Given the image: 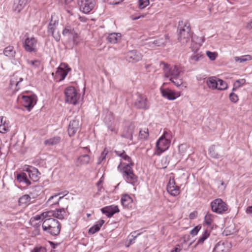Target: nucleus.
<instances>
[{
    "label": "nucleus",
    "instance_id": "nucleus-54",
    "mask_svg": "<svg viewBox=\"0 0 252 252\" xmlns=\"http://www.w3.org/2000/svg\"><path fill=\"white\" fill-rule=\"evenodd\" d=\"M46 249L45 247L41 246L35 247L33 250L31 251V252H46Z\"/></svg>",
    "mask_w": 252,
    "mask_h": 252
},
{
    "label": "nucleus",
    "instance_id": "nucleus-11",
    "mask_svg": "<svg viewBox=\"0 0 252 252\" xmlns=\"http://www.w3.org/2000/svg\"><path fill=\"white\" fill-rule=\"evenodd\" d=\"M134 106L138 109L146 110L149 108L147 98L144 95L138 94L134 103Z\"/></svg>",
    "mask_w": 252,
    "mask_h": 252
},
{
    "label": "nucleus",
    "instance_id": "nucleus-20",
    "mask_svg": "<svg viewBox=\"0 0 252 252\" xmlns=\"http://www.w3.org/2000/svg\"><path fill=\"white\" fill-rule=\"evenodd\" d=\"M70 70V68L66 63H62L60 66L58 68L56 71L57 75H60L61 77L60 80H63L67 75L68 71Z\"/></svg>",
    "mask_w": 252,
    "mask_h": 252
},
{
    "label": "nucleus",
    "instance_id": "nucleus-48",
    "mask_svg": "<svg viewBox=\"0 0 252 252\" xmlns=\"http://www.w3.org/2000/svg\"><path fill=\"white\" fill-rule=\"evenodd\" d=\"M169 80L178 87L181 86L183 84V80L181 76L180 77H175V79L170 78Z\"/></svg>",
    "mask_w": 252,
    "mask_h": 252
},
{
    "label": "nucleus",
    "instance_id": "nucleus-39",
    "mask_svg": "<svg viewBox=\"0 0 252 252\" xmlns=\"http://www.w3.org/2000/svg\"><path fill=\"white\" fill-rule=\"evenodd\" d=\"M236 232L234 224L230 225L226 227L223 231V234L225 236H228L233 234Z\"/></svg>",
    "mask_w": 252,
    "mask_h": 252
},
{
    "label": "nucleus",
    "instance_id": "nucleus-25",
    "mask_svg": "<svg viewBox=\"0 0 252 252\" xmlns=\"http://www.w3.org/2000/svg\"><path fill=\"white\" fill-rule=\"evenodd\" d=\"M114 152L116 153V154L118 156L121 157L122 158V159H123V160H124L126 161H127L128 163L127 164H131V165H134V163L132 161L131 158L130 157H129L128 155H127V154H126V153L125 152V151L124 150H122V151L115 150Z\"/></svg>",
    "mask_w": 252,
    "mask_h": 252
},
{
    "label": "nucleus",
    "instance_id": "nucleus-56",
    "mask_svg": "<svg viewBox=\"0 0 252 252\" xmlns=\"http://www.w3.org/2000/svg\"><path fill=\"white\" fill-rule=\"evenodd\" d=\"M229 98L230 100L233 102H236L238 100V96L233 93H231L229 94Z\"/></svg>",
    "mask_w": 252,
    "mask_h": 252
},
{
    "label": "nucleus",
    "instance_id": "nucleus-13",
    "mask_svg": "<svg viewBox=\"0 0 252 252\" xmlns=\"http://www.w3.org/2000/svg\"><path fill=\"white\" fill-rule=\"evenodd\" d=\"M68 193V191L67 190H65L63 192L55 194L49 198L47 202V204L51 206L57 204L59 203V201Z\"/></svg>",
    "mask_w": 252,
    "mask_h": 252
},
{
    "label": "nucleus",
    "instance_id": "nucleus-35",
    "mask_svg": "<svg viewBox=\"0 0 252 252\" xmlns=\"http://www.w3.org/2000/svg\"><path fill=\"white\" fill-rule=\"evenodd\" d=\"M28 176L33 181H36L38 180V171L36 168H32V170L28 169L27 171Z\"/></svg>",
    "mask_w": 252,
    "mask_h": 252
},
{
    "label": "nucleus",
    "instance_id": "nucleus-9",
    "mask_svg": "<svg viewBox=\"0 0 252 252\" xmlns=\"http://www.w3.org/2000/svg\"><path fill=\"white\" fill-rule=\"evenodd\" d=\"M94 0H79L78 4L80 9L85 14L92 11L95 6Z\"/></svg>",
    "mask_w": 252,
    "mask_h": 252
},
{
    "label": "nucleus",
    "instance_id": "nucleus-26",
    "mask_svg": "<svg viewBox=\"0 0 252 252\" xmlns=\"http://www.w3.org/2000/svg\"><path fill=\"white\" fill-rule=\"evenodd\" d=\"M61 137L58 136L46 139L44 141V144L47 146L56 145L60 143Z\"/></svg>",
    "mask_w": 252,
    "mask_h": 252
},
{
    "label": "nucleus",
    "instance_id": "nucleus-27",
    "mask_svg": "<svg viewBox=\"0 0 252 252\" xmlns=\"http://www.w3.org/2000/svg\"><path fill=\"white\" fill-rule=\"evenodd\" d=\"M218 79L216 77H211L207 79L206 84L208 87L213 90L217 89L218 87Z\"/></svg>",
    "mask_w": 252,
    "mask_h": 252
},
{
    "label": "nucleus",
    "instance_id": "nucleus-33",
    "mask_svg": "<svg viewBox=\"0 0 252 252\" xmlns=\"http://www.w3.org/2000/svg\"><path fill=\"white\" fill-rule=\"evenodd\" d=\"M104 223V220H100L98 223L92 227L89 230V233L93 234L100 230V227Z\"/></svg>",
    "mask_w": 252,
    "mask_h": 252
},
{
    "label": "nucleus",
    "instance_id": "nucleus-49",
    "mask_svg": "<svg viewBox=\"0 0 252 252\" xmlns=\"http://www.w3.org/2000/svg\"><path fill=\"white\" fill-rule=\"evenodd\" d=\"M56 21L54 23H52V21L50 23L48 28V32L50 34H53V33L55 32L56 29Z\"/></svg>",
    "mask_w": 252,
    "mask_h": 252
},
{
    "label": "nucleus",
    "instance_id": "nucleus-61",
    "mask_svg": "<svg viewBox=\"0 0 252 252\" xmlns=\"http://www.w3.org/2000/svg\"><path fill=\"white\" fill-rule=\"evenodd\" d=\"M40 224L39 223H35L34 225V231L35 232V234H39V228Z\"/></svg>",
    "mask_w": 252,
    "mask_h": 252
},
{
    "label": "nucleus",
    "instance_id": "nucleus-37",
    "mask_svg": "<svg viewBox=\"0 0 252 252\" xmlns=\"http://www.w3.org/2000/svg\"><path fill=\"white\" fill-rule=\"evenodd\" d=\"M209 154L211 157L216 159L220 158L221 157L220 154L218 152L215 146H212L209 148Z\"/></svg>",
    "mask_w": 252,
    "mask_h": 252
},
{
    "label": "nucleus",
    "instance_id": "nucleus-57",
    "mask_svg": "<svg viewBox=\"0 0 252 252\" xmlns=\"http://www.w3.org/2000/svg\"><path fill=\"white\" fill-rule=\"evenodd\" d=\"M201 227V226L199 225L196 226L190 231V234H191L193 236L196 235L199 231V230L200 229Z\"/></svg>",
    "mask_w": 252,
    "mask_h": 252
},
{
    "label": "nucleus",
    "instance_id": "nucleus-59",
    "mask_svg": "<svg viewBox=\"0 0 252 252\" xmlns=\"http://www.w3.org/2000/svg\"><path fill=\"white\" fill-rule=\"evenodd\" d=\"M107 155V153L105 152V151H104L101 155L100 157L99 158V161L98 162V164H100L101 162L105 158V157Z\"/></svg>",
    "mask_w": 252,
    "mask_h": 252
},
{
    "label": "nucleus",
    "instance_id": "nucleus-3",
    "mask_svg": "<svg viewBox=\"0 0 252 252\" xmlns=\"http://www.w3.org/2000/svg\"><path fill=\"white\" fill-rule=\"evenodd\" d=\"M42 226L44 231L54 236L58 235L60 233L61 227L57 220L49 218L43 221Z\"/></svg>",
    "mask_w": 252,
    "mask_h": 252
},
{
    "label": "nucleus",
    "instance_id": "nucleus-17",
    "mask_svg": "<svg viewBox=\"0 0 252 252\" xmlns=\"http://www.w3.org/2000/svg\"><path fill=\"white\" fill-rule=\"evenodd\" d=\"M231 248V244L228 242L220 241L215 246L214 251L215 252H228Z\"/></svg>",
    "mask_w": 252,
    "mask_h": 252
},
{
    "label": "nucleus",
    "instance_id": "nucleus-45",
    "mask_svg": "<svg viewBox=\"0 0 252 252\" xmlns=\"http://www.w3.org/2000/svg\"><path fill=\"white\" fill-rule=\"evenodd\" d=\"M246 83V80L244 79L237 80L234 83V87L233 91H234L237 88H240L242 85Z\"/></svg>",
    "mask_w": 252,
    "mask_h": 252
},
{
    "label": "nucleus",
    "instance_id": "nucleus-2",
    "mask_svg": "<svg viewBox=\"0 0 252 252\" xmlns=\"http://www.w3.org/2000/svg\"><path fill=\"white\" fill-rule=\"evenodd\" d=\"M129 164L122 163L118 166V169L121 172L126 181L129 184L134 185L137 181V177L134 174L132 167Z\"/></svg>",
    "mask_w": 252,
    "mask_h": 252
},
{
    "label": "nucleus",
    "instance_id": "nucleus-18",
    "mask_svg": "<svg viewBox=\"0 0 252 252\" xmlns=\"http://www.w3.org/2000/svg\"><path fill=\"white\" fill-rule=\"evenodd\" d=\"M23 105L28 108L29 111L36 104V100L34 96H23Z\"/></svg>",
    "mask_w": 252,
    "mask_h": 252
},
{
    "label": "nucleus",
    "instance_id": "nucleus-1",
    "mask_svg": "<svg viewBox=\"0 0 252 252\" xmlns=\"http://www.w3.org/2000/svg\"><path fill=\"white\" fill-rule=\"evenodd\" d=\"M178 31V41L182 45H186L189 42L192 35L189 23L187 21L180 22Z\"/></svg>",
    "mask_w": 252,
    "mask_h": 252
},
{
    "label": "nucleus",
    "instance_id": "nucleus-53",
    "mask_svg": "<svg viewBox=\"0 0 252 252\" xmlns=\"http://www.w3.org/2000/svg\"><path fill=\"white\" fill-rule=\"evenodd\" d=\"M63 34L64 36L69 35L73 34V30L69 27H66L63 30Z\"/></svg>",
    "mask_w": 252,
    "mask_h": 252
},
{
    "label": "nucleus",
    "instance_id": "nucleus-60",
    "mask_svg": "<svg viewBox=\"0 0 252 252\" xmlns=\"http://www.w3.org/2000/svg\"><path fill=\"white\" fill-rule=\"evenodd\" d=\"M108 2L110 4H118L121 2H122L124 0H108Z\"/></svg>",
    "mask_w": 252,
    "mask_h": 252
},
{
    "label": "nucleus",
    "instance_id": "nucleus-62",
    "mask_svg": "<svg viewBox=\"0 0 252 252\" xmlns=\"http://www.w3.org/2000/svg\"><path fill=\"white\" fill-rule=\"evenodd\" d=\"M181 251V249L180 248L179 245H177L174 250H172L171 252H180Z\"/></svg>",
    "mask_w": 252,
    "mask_h": 252
},
{
    "label": "nucleus",
    "instance_id": "nucleus-8",
    "mask_svg": "<svg viewBox=\"0 0 252 252\" xmlns=\"http://www.w3.org/2000/svg\"><path fill=\"white\" fill-rule=\"evenodd\" d=\"M191 154L190 148L187 144H181L178 146V153L174 157L178 161H180L184 157H188Z\"/></svg>",
    "mask_w": 252,
    "mask_h": 252
},
{
    "label": "nucleus",
    "instance_id": "nucleus-15",
    "mask_svg": "<svg viewBox=\"0 0 252 252\" xmlns=\"http://www.w3.org/2000/svg\"><path fill=\"white\" fill-rule=\"evenodd\" d=\"M160 91L162 96L169 100H174L180 95V93L175 92L169 89L161 88Z\"/></svg>",
    "mask_w": 252,
    "mask_h": 252
},
{
    "label": "nucleus",
    "instance_id": "nucleus-40",
    "mask_svg": "<svg viewBox=\"0 0 252 252\" xmlns=\"http://www.w3.org/2000/svg\"><path fill=\"white\" fill-rule=\"evenodd\" d=\"M27 63L28 64H29L32 68H40L41 64L39 61L38 60H33V61H30L29 60H27Z\"/></svg>",
    "mask_w": 252,
    "mask_h": 252
},
{
    "label": "nucleus",
    "instance_id": "nucleus-43",
    "mask_svg": "<svg viewBox=\"0 0 252 252\" xmlns=\"http://www.w3.org/2000/svg\"><path fill=\"white\" fill-rule=\"evenodd\" d=\"M31 200V197L27 194H25L21 197L19 199V202L20 204H25L29 202Z\"/></svg>",
    "mask_w": 252,
    "mask_h": 252
},
{
    "label": "nucleus",
    "instance_id": "nucleus-38",
    "mask_svg": "<svg viewBox=\"0 0 252 252\" xmlns=\"http://www.w3.org/2000/svg\"><path fill=\"white\" fill-rule=\"evenodd\" d=\"M90 160V158L88 155H83L80 156L77 159V162L81 164H88Z\"/></svg>",
    "mask_w": 252,
    "mask_h": 252
},
{
    "label": "nucleus",
    "instance_id": "nucleus-36",
    "mask_svg": "<svg viewBox=\"0 0 252 252\" xmlns=\"http://www.w3.org/2000/svg\"><path fill=\"white\" fill-rule=\"evenodd\" d=\"M133 131L134 126L132 125H130L126 128L124 133L123 134V136L125 138L132 140Z\"/></svg>",
    "mask_w": 252,
    "mask_h": 252
},
{
    "label": "nucleus",
    "instance_id": "nucleus-46",
    "mask_svg": "<svg viewBox=\"0 0 252 252\" xmlns=\"http://www.w3.org/2000/svg\"><path fill=\"white\" fill-rule=\"evenodd\" d=\"M209 233L207 232V231H205L202 234V236L199 238V239L197 242L196 245L202 244L204 241L209 237Z\"/></svg>",
    "mask_w": 252,
    "mask_h": 252
},
{
    "label": "nucleus",
    "instance_id": "nucleus-7",
    "mask_svg": "<svg viewBox=\"0 0 252 252\" xmlns=\"http://www.w3.org/2000/svg\"><path fill=\"white\" fill-rule=\"evenodd\" d=\"M212 211L218 214H222L228 209V205L220 198L213 200L211 203Z\"/></svg>",
    "mask_w": 252,
    "mask_h": 252
},
{
    "label": "nucleus",
    "instance_id": "nucleus-52",
    "mask_svg": "<svg viewBox=\"0 0 252 252\" xmlns=\"http://www.w3.org/2000/svg\"><path fill=\"white\" fill-rule=\"evenodd\" d=\"M139 7L141 9L145 8L149 4V0H138Z\"/></svg>",
    "mask_w": 252,
    "mask_h": 252
},
{
    "label": "nucleus",
    "instance_id": "nucleus-50",
    "mask_svg": "<svg viewBox=\"0 0 252 252\" xmlns=\"http://www.w3.org/2000/svg\"><path fill=\"white\" fill-rule=\"evenodd\" d=\"M213 215L210 213H207L204 217L205 222L208 225H210L213 220Z\"/></svg>",
    "mask_w": 252,
    "mask_h": 252
},
{
    "label": "nucleus",
    "instance_id": "nucleus-42",
    "mask_svg": "<svg viewBox=\"0 0 252 252\" xmlns=\"http://www.w3.org/2000/svg\"><path fill=\"white\" fill-rule=\"evenodd\" d=\"M139 138L141 139H147L149 136V130L147 128H144L139 131Z\"/></svg>",
    "mask_w": 252,
    "mask_h": 252
},
{
    "label": "nucleus",
    "instance_id": "nucleus-29",
    "mask_svg": "<svg viewBox=\"0 0 252 252\" xmlns=\"http://www.w3.org/2000/svg\"><path fill=\"white\" fill-rule=\"evenodd\" d=\"M4 55L10 59L14 58L15 56L16 52L12 46H8L3 50Z\"/></svg>",
    "mask_w": 252,
    "mask_h": 252
},
{
    "label": "nucleus",
    "instance_id": "nucleus-32",
    "mask_svg": "<svg viewBox=\"0 0 252 252\" xmlns=\"http://www.w3.org/2000/svg\"><path fill=\"white\" fill-rule=\"evenodd\" d=\"M17 179L19 182H25L27 185H30L31 184L26 173L23 172L18 174L17 175Z\"/></svg>",
    "mask_w": 252,
    "mask_h": 252
},
{
    "label": "nucleus",
    "instance_id": "nucleus-4",
    "mask_svg": "<svg viewBox=\"0 0 252 252\" xmlns=\"http://www.w3.org/2000/svg\"><path fill=\"white\" fill-rule=\"evenodd\" d=\"M172 138V132L170 131L165 130L156 143V146L158 150L160 151L159 154L168 149L170 145Z\"/></svg>",
    "mask_w": 252,
    "mask_h": 252
},
{
    "label": "nucleus",
    "instance_id": "nucleus-10",
    "mask_svg": "<svg viewBox=\"0 0 252 252\" xmlns=\"http://www.w3.org/2000/svg\"><path fill=\"white\" fill-rule=\"evenodd\" d=\"M37 40L33 37H27L24 41L23 46L25 50L28 52H36Z\"/></svg>",
    "mask_w": 252,
    "mask_h": 252
},
{
    "label": "nucleus",
    "instance_id": "nucleus-16",
    "mask_svg": "<svg viewBox=\"0 0 252 252\" xmlns=\"http://www.w3.org/2000/svg\"><path fill=\"white\" fill-rule=\"evenodd\" d=\"M167 190L173 196H176L180 193L179 188L176 186L174 178H170L167 186Z\"/></svg>",
    "mask_w": 252,
    "mask_h": 252
},
{
    "label": "nucleus",
    "instance_id": "nucleus-55",
    "mask_svg": "<svg viewBox=\"0 0 252 252\" xmlns=\"http://www.w3.org/2000/svg\"><path fill=\"white\" fill-rule=\"evenodd\" d=\"M47 218H48V217L43 215V213H42L40 215H36L34 217L32 218V219L33 220H44L46 219H47Z\"/></svg>",
    "mask_w": 252,
    "mask_h": 252
},
{
    "label": "nucleus",
    "instance_id": "nucleus-34",
    "mask_svg": "<svg viewBox=\"0 0 252 252\" xmlns=\"http://www.w3.org/2000/svg\"><path fill=\"white\" fill-rule=\"evenodd\" d=\"M3 117H0V132L5 133L9 130V127L5 121L3 122Z\"/></svg>",
    "mask_w": 252,
    "mask_h": 252
},
{
    "label": "nucleus",
    "instance_id": "nucleus-28",
    "mask_svg": "<svg viewBox=\"0 0 252 252\" xmlns=\"http://www.w3.org/2000/svg\"><path fill=\"white\" fill-rule=\"evenodd\" d=\"M23 80L22 78L19 77L16 74H14L11 78L10 81V85L12 87L13 86L15 85L16 90H18L20 89L19 87V83Z\"/></svg>",
    "mask_w": 252,
    "mask_h": 252
},
{
    "label": "nucleus",
    "instance_id": "nucleus-51",
    "mask_svg": "<svg viewBox=\"0 0 252 252\" xmlns=\"http://www.w3.org/2000/svg\"><path fill=\"white\" fill-rule=\"evenodd\" d=\"M206 55L211 61L215 60L218 56V54L216 52H212L208 51L206 52Z\"/></svg>",
    "mask_w": 252,
    "mask_h": 252
},
{
    "label": "nucleus",
    "instance_id": "nucleus-5",
    "mask_svg": "<svg viewBox=\"0 0 252 252\" xmlns=\"http://www.w3.org/2000/svg\"><path fill=\"white\" fill-rule=\"evenodd\" d=\"M163 69L165 77L175 79V77H180L182 73L181 70L177 65L170 66L168 64L162 63Z\"/></svg>",
    "mask_w": 252,
    "mask_h": 252
},
{
    "label": "nucleus",
    "instance_id": "nucleus-63",
    "mask_svg": "<svg viewBox=\"0 0 252 252\" xmlns=\"http://www.w3.org/2000/svg\"><path fill=\"white\" fill-rule=\"evenodd\" d=\"M246 212L247 214H249L252 216V206H249L247 208Z\"/></svg>",
    "mask_w": 252,
    "mask_h": 252
},
{
    "label": "nucleus",
    "instance_id": "nucleus-19",
    "mask_svg": "<svg viewBox=\"0 0 252 252\" xmlns=\"http://www.w3.org/2000/svg\"><path fill=\"white\" fill-rule=\"evenodd\" d=\"M126 59L129 62H136L141 60L142 56L140 53L132 50L127 53Z\"/></svg>",
    "mask_w": 252,
    "mask_h": 252
},
{
    "label": "nucleus",
    "instance_id": "nucleus-22",
    "mask_svg": "<svg viewBox=\"0 0 252 252\" xmlns=\"http://www.w3.org/2000/svg\"><path fill=\"white\" fill-rule=\"evenodd\" d=\"M28 3V0H14L12 6V10L19 13Z\"/></svg>",
    "mask_w": 252,
    "mask_h": 252
},
{
    "label": "nucleus",
    "instance_id": "nucleus-6",
    "mask_svg": "<svg viewBox=\"0 0 252 252\" xmlns=\"http://www.w3.org/2000/svg\"><path fill=\"white\" fill-rule=\"evenodd\" d=\"M64 94L66 102L73 105L78 103L79 95L74 87L70 86L66 88L64 90Z\"/></svg>",
    "mask_w": 252,
    "mask_h": 252
},
{
    "label": "nucleus",
    "instance_id": "nucleus-47",
    "mask_svg": "<svg viewBox=\"0 0 252 252\" xmlns=\"http://www.w3.org/2000/svg\"><path fill=\"white\" fill-rule=\"evenodd\" d=\"M203 57V55L201 53H194L191 56L190 60L194 62H198L200 61Z\"/></svg>",
    "mask_w": 252,
    "mask_h": 252
},
{
    "label": "nucleus",
    "instance_id": "nucleus-21",
    "mask_svg": "<svg viewBox=\"0 0 252 252\" xmlns=\"http://www.w3.org/2000/svg\"><path fill=\"white\" fill-rule=\"evenodd\" d=\"M102 213L105 214L107 217L110 218L116 213L119 212V209L117 205H111L101 209Z\"/></svg>",
    "mask_w": 252,
    "mask_h": 252
},
{
    "label": "nucleus",
    "instance_id": "nucleus-64",
    "mask_svg": "<svg viewBox=\"0 0 252 252\" xmlns=\"http://www.w3.org/2000/svg\"><path fill=\"white\" fill-rule=\"evenodd\" d=\"M246 28L248 29H251L252 28V21L248 23L246 26Z\"/></svg>",
    "mask_w": 252,
    "mask_h": 252
},
{
    "label": "nucleus",
    "instance_id": "nucleus-24",
    "mask_svg": "<svg viewBox=\"0 0 252 252\" xmlns=\"http://www.w3.org/2000/svg\"><path fill=\"white\" fill-rule=\"evenodd\" d=\"M121 36L120 33L113 32L109 34L106 39L108 42L111 44H115L120 41Z\"/></svg>",
    "mask_w": 252,
    "mask_h": 252
},
{
    "label": "nucleus",
    "instance_id": "nucleus-12",
    "mask_svg": "<svg viewBox=\"0 0 252 252\" xmlns=\"http://www.w3.org/2000/svg\"><path fill=\"white\" fill-rule=\"evenodd\" d=\"M65 212L63 208L57 209L55 211L50 210L43 213V215L47 216L49 218L52 217L56 218L60 220H62L64 218Z\"/></svg>",
    "mask_w": 252,
    "mask_h": 252
},
{
    "label": "nucleus",
    "instance_id": "nucleus-58",
    "mask_svg": "<svg viewBox=\"0 0 252 252\" xmlns=\"http://www.w3.org/2000/svg\"><path fill=\"white\" fill-rule=\"evenodd\" d=\"M51 35L53 36V37L56 40V41H60L61 36H60V34H59V32H58L57 33H55L54 32L53 33V34H51Z\"/></svg>",
    "mask_w": 252,
    "mask_h": 252
},
{
    "label": "nucleus",
    "instance_id": "nucleus-14",
    "mask_svg": "<svg viewBox=\"0 0 252 252\" xmlns=\"http://www.w3.org/2000/svg\"><path fill=\"white\" fill-rule=\"evenodd\" d=\"M81 124L78 120H73L69 123L68 128V133L69 136H74L78 130Z\"/></svg>",
    "mask_w": 252,
    "mask_h": 252
},
{
    "label": "nucleus",
    "instance_id": "nucleus-41",
    "mask_svg": "<svg viewBox=\"0 0 252 252\" xmlns=\"http://www.w3.org/2000/svg\"><path fill=\"white\" fill-rule=\"evenodd\" d=\"M218 87L217 89L219 90H226L228 87V85L224 81L218 79Z\"/></svg>",
    "mask_w": 252,
    "mask_h": 252
},
{
    "label": "nucleus",
    "instance_id": "nucleus-23",
    "mask_svg": "<svg viewBox=\"0 0 252 252\" xmlns=\"http://www.w3.org/2000/svg\"><path fill=\"white\" fill-rule=\"evenodd\" d=\"M204 41V39L202 38V37H192L191 44L192 51L194 53L197 52Z\"/></svg>",
    "mask_w": 252,
    "mask_h": 252
},
{
    "label": "nucleus",
    "instance_id": "nucleus-31",
    "mask_svg": "<svg viewBox=\"0 0 252 252\" xmlns=\"http://www.w3.org/2000/svg\"><path fill=\"white\" fill-rule=\"evenodd\" d=\"M168 36L167 35L165 36V39L159 38L158 39L154 40L152 43L150 45L151 47H155L156 46H163L165 44V40L168 39Z\"/></svg>",
    "mask_w": 252,
    "mask_h": 252
},
{
    "label": "nucleus",
    "instance_id": "nucleus-30",
    "mask_svg": "<svg viewBox=\"0 0 252 252\" xmlns=\"http://www.w3.org/2000/svg\"><path fill=\"white\" fill-rule=\"evenodd\" d=\"M132 201L133 200L131 197L127 194L123 195L122 197L121 202L124 207H129L131 205Z\"/></svg>",
    "mask_w": 252,
    "mask_h": 252
},
{
    "label": "nucleus",
    "instance_id": "nucleus-44",
    "mask_svg": "<svg viewBox=\"0 0 252 252\" xmlns=\"http://www.w3.org/2000/svg\"><path fill=\"white\" fill-rule=\"evenodd\" d=\"M251 57L250 55L243 56L240 57H235V60L236 62H239L240 63H243L247 61L251 60Z\"/></svg>",
    "mask_w": 252,
    "mask_h": 252
}]
</instances>
